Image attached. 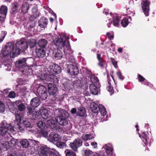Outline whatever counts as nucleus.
Segmentation results:
<instances>
[{
    "label": "nucleus",
    "instance_id": "1",
    "mask_svg": "<svg viewBox=\"0 0 156 156\" xmlns=\"http://www.w3.org/2000/svg\"><path fill=\"white\" fill-rule=\"evenodd\" d=\"M69 39V37L65 34L62 35L60 38L56 37L55 40H54L53 38L54 44L58 47L57 49H55L53 52V56L56 59H60L62 58V51L68 54L73 52L68 41Z\"/></svg>",
    "mask_w": 156,
    "mask_h": 156
},
{
    "label": "nucleus",
    "instance_id": "2",
    "mask_svg": "<svg viewBox=\"0 0 156 156\" xmlns=\"http://www.w3.org/2000/svg\"><path fill=\"white\" fill-rule=\"evenodd\" d=\"M58 112L61 114L56 117L55 121L52 119L48 120L47 123V126L51 129H54L56 128L57 122L61 125H65L67 124V119L68 116V113L65 111L62 110Z\"/></svg>",
    "mask_w": 156,
    "mask_h": 156
},
{
    "label": "nucleus",
    "instance_id": "3",
    "mask_svg": "<svg viewBox=\"0 0 156 156\" xmlns=\"http://www.w3.org/2000/svg\"><path fill=\"white\" fill-rule=\"evenodd\" d=\"M1 54L4 56L8 55L12 58H14L20 54V49L16 48V45L11 43L7 44L2 49Z\"/></svg>",
    "mask_w": 156,
    "mask_h": 156
},
{
    "label": "nucleus",
    "instance_id": "4",
    "mask_svg": "<svg viewBox=\"0 0 156 156\" xmlns=\"http://www.w3.org/2000/svg\"><path fill=\"white\" fill-rule=\"evenodd\" d=\"M13 126L9 123H8L5 121L2 122L0 127V134L2 136L5 135L4 139L7 137L8 134L14 133L15 132Z\"/></svg>",
    "mask_w": 156,
    "mask_h": 156
},
{
    "label": "nucleus",
    "instance_id": "5",
    "mask_svg": "<svg viewBox=\"0 0 156 156\" xmlns=\"http://www.w3.org/2000/svg\"><path fill=\"white\" fill-rule=\"evenodd\" d=\"M37 92L38 95L42 99H46L47 97V89L43 86L38 87L37 89Z\"/></svg>",
    "mask_w": 156,
    "mask_h": 156
},
{
    "label": "nucleus",
    "instance_id": "6",
    "mask_svg": "<svg viewBox=\"0 0 156 156\" xmlns=\"http://www.w3.org/2000/svg\"><path fill=\"white\" fill-rule=\"evenodd\" d=\"M149 2L148 0H142L141 4L142 9L146 16L149 15Z\"/></svg>",
    "mask_w": 156,
    "mask_h": 156
},
{
    "label": "nucleus",
    "instance_id": "7",
    "mask_svg": "<svg viewBox=\"0 0 156 156\" xmlns=\"http://www.w3.org/2000/svg\"><path fill=\"white\" fill-rule=\"evenodd\" d=\"M50 148L45 145L40 146L37 150L40 156H46L49 152Z\"/></svg>",
    "mask_w": 156,
    "mask_h": 156
},
{
    "label": "nucleus",
    "instance_id": "8",
    "mask_svg": "<svg viewBox=\"0 0 156 156\" xmlns=\"http://www.w3.org/2000/svg\"><path fill=\"white\" fill-rule=\"evenodd\" d=\"M67 71L71 75H75L78 73V67L75 65L70 64L68 65Z\"/></svg>",
    "mask_w": 156,
    "mask_h": 156
},
{
    "label": "nucleus",
    "instance_id": "9",
    "mask_svg": "<svg viewBox=\"0 0 156 156\" xmlns=\"http://www.w3.org/2000/svg\"><path fill=\"white\" fill-rule=\"evenodd\" d=\"M82 144V140L79 139L75 140L73 142L70 143V146L72 149L75 151H76L77 148Z\"/></svg>",
    "mask_w": 156,
    "mask_h": 156
},
{
    "label": "nucleus",
    "instance_id": "10",
    "mask_svg": "<svg viewBox=\"0 0 156 156\" xmlns=\"http://www.w3.org/2000/svg\"><path fill=\"white\" fill-rule=\"evenodd\" d=\"M48 71H50L51 73L52 74H54V73H58L61 72V69L60 67L58 65L52 64L48 68Z\"/></svg>",
    "mask_w": 156,
    "mask_h": 156
},
{
    "label": "nucleus",
    "instance_id": "11",
    "mask_svg": "<svg viewBox=\"0 0 156 156\" xmlns=\"http://www.w3.org/2000/svg\"><path fill=\"white\" fill-rule=\"evenodd\" d=\"M5 140L8 141V145L9 148L13 147L18 143V141L17 140L14 139L11 136L10 134H8L7 137H5Z\"/></svg>",
    "mask_w": 156,
    "mask_h": 156
},
{
    "label": "nucleus",
    "instance_id": "12",
    "mask_svg": "<svg viewBox=\"0 0 156 156\" xmlns=\"http://www.w3.org/2000/svg\"><path fill=\"white\" fill-rule=\"evenodd\" d=\"M8 141L5 139H2L0 143V151L1 152L6 151L9 149Z\"/></svg>",
    "mask_w": 156,
    "mask_h": 156
},
{
    "label": "nucleus",
    "instance_id": "13",
    "mask_svg": "<svg viewBox=\"0 0 156 156\" xmlns=\"http://www.w3.org/2000/svg\"><path fill=\"white\" fill-rule=\"evenodd\" d=\"M60 140V135L53 132L50 133L48 139V140L51 142L58 141Z\"/></svg>",
    "mask_w": 156,
    "mask_h": 156
},
{
    "label": "nucleus",
    "instance_id": "14",
    "mask_svg": "<svg viewBox=\"0 0 156 156\" xmlns=\"http://www.w3.org/2000/svg\"><path fill=\"white\" fill-rule=\"evenodd\" d=\"M49 75H47L45 73H42L38 76L41 80L47 81H51L53 79L54 75L52 74L49 73Z\"/></svg>",
    "mask_w": 156,
    "mask_h": 156
},
{
    "label": "nucleus",
    "instance_id": "15",
    "mask_svg": "<svg viewBox=\"0 0 156 156\" xmlns=\"http://www.w3.org/2000/svg\"><path fill=\"white\" fill-rule=\"evenodd\" d=\"M102 149L105 150V154L108 155L109 156H111L112 154L113 147L112 144H108L104 145L102 148Z\"/></svg>",
    "mask_w": 156,
    "mask_h": 156
},
{
    "label": "nucleus",
    "instance_id": "16",
    "mask_svg": "<svg viewBox=\"0 0 156 156\" xmlns=\"http://www.w3.org/2000/svg\"><path fill=\"white\" fill-rule=\"evenodd\" d=\"M16 48L20 49V52L21 49L23 51L26 49L28 46L27 43L22 41H18L16 43Z\"/></svg>",
    "mask_w": 156,
    "mask_h": 156
},
{
    "label": "nucleus",
    "instance_id": "17",
    "mask_svg": "<svg viewBox=\"0 0 156 156\" xmlns=\"http://www.w3.org/2000/svg\"><path fill=\"white\" fill-rule=\"evenodd\" d=\"M48 90L49 93L51 95H54L57 91V87L53 83H49L48 85Z\"/></svg>",
    "mask_w": 156,
    "mask_h": 156
},
{
    "label": "nucleus",
    "instance_id": "18",
    "mask_svg": "<svg viewBox=\"0 0 156 156\" xmlns=\"http://www.w3.org/2000/svg\"><path fill=\"white\" fill-rule=\"evenodd\" d=\"M26 60V58H24L19 59L16 62V66L19 68H22L23 69L25 67V66H26L25 65Z\"/></svg>",
    "mask_w": 156,
    "mask_h": 156
},
{
    "label": "nucleus",
    "instance_id": "19",
    "mask_svg": "<svg viewBox=\"0 0 156 156\" xmlns=\"http://www.w3.org/2000/svg\"><path fill=\"white\" fill-rule=\"evenodd\" d=\"M32 15L30 18V20H34L39 16V13L37 11V6L34 7L32 9Z\"/></svg>",
    "mask_w": 156,
    "mask_h": 156
},
{
    "label": "nucleus",
    "instance_id": "20",
    "mask_svg": "<svg viewBox=\"0 0 156 156\" xmlns=\"http://www.w3.org/2000/svg\"><path fill=\"white\" fill-rule=\"evenodd\" d=\"M99 86H97L96 85H94L93 84H91L90 86V90L93 94L97 95L98 94L99 89Z\"/></svg>",
    "mask_w": 156,
    "mask_h": 156
},
{
    "label": "nucleus",
    "instance_id": "21",
    "mask_svg": "<svg viewBox=\"0 0 156 156\" xmlns=\"http://www.w3.org/2000/svg\"><path fill=\"white\" fill-rule=\"evenodd\" d=\"M14 105L17 106L18 109L20 111H22L25 109L24 104L20 101H17L12 104Z\"/></svg>",
    "mask_w": 156,
    "mask_h": 156
},
{
    "label": "nucleus",
    "instance_id": "22",
    "mask_svg": "<svg viewBox=\"0 0 156 156\" xmlns=\"http://www.w3.org/2000/svg\"><path fill=\"white\" fill-rule=\"evenodd\" d=\"M40 104V100L37 98H34L31 100L30 105L33 107L37 108Z\"/></svg>",
    "mask_w": 156,
    "mask_h": 156
},
{
    "label": "nucleus",
    "instance_id": "23",
    "mask_svg": "<svg viewBox=\"0 0 156 156\" xmlns=\"http://www.w3.org/2000/svg\"><path fill=\"white\" fill-rule=\"evenodd\" d=\"M37 56L39 58H43L46 55L45 51L42 48H38L36 50Z\"/></svg>",
    "mask_w": 156,
    "mask_h": 156
},
{
    "label": "nucleus",
    "instance_id": "24",
    "mask_svg": "<svg viewBox=\"0 0 156 156\" xmlns=\"http://www.w3.org/2000/svg\"><path fill=\"white\" fill-rule=\"evenodd\" d=\"M29 112L30 114L32 115L33 119H37L39 115V112L35 111L31 108H29Z\"/></svg>",
    "mask_w": 156,
    "mask_h": 156
},
{
    "label": "nucleus",
    "instance_id": "25",
    "mask_svg": "<svg viewBox=\"0 0 156 156\" xmlns=\"http://www.w3.org/2000/svg\"><path fill=\"white\" fill-rule=\"evenodd\" d=\"M20 71L25 75H31L32 73L31 68L28 66H25V67Z\"/></svg>",
    "mask_w": 156,
    "mask_h": 156
},
{
    "label": "nucleus",
    "instance_id": "26",
    "mask_svg": "<svg viewBox=\"0 0 156 156\" xmlns=\"http://www.w3.org/2000/svg\"><path fill=\"white\" fill-rule=\"evenodd\" d=\"M16 117V123L17 124H19L20 123H22L24 119H25V118L22 116H20L18 113L15 114Z\"/></svg>",
    "mask_w": 156,
    "mask_h": 156
},
{
    "label": "nucleus",
    "instance_id": "27",
    "mask_svg": "<svg viewBox=\"0 0 156 156\" xmlns=\"http://www.w3.org/2000/svg\"><path fill=\"white\" fill-rule=\"evenodd\" d=\"M86 111L85 108L81 107L79 108L77 112V115L80 116H84L86 115Z\"/></svg>",
    "mask_w": 156,
    "mask_h": 156
},
{
    "label": "nucleus",
    "instance_id": "28",
    "mask_svg": "<svg viewBox=\"0 0 156 156\" xmlns=\"http://www.w3.org/2000/svg\"><path fill=\"white\" fill-rule=\"evenodd\" d=\"M48 24L47 20L44 18L41 19L39 22V25L42 28H44L46 27Z\"/></svg>",
    "mask_w": 156,
    "mask_h": 156
},
{
    "label": "nucleus",
    "instance_id": "29",
    "mask_svg": "<svg viewBox=\"0 0 156 156\" xmlns=\"http://www.w3.org/2000/svg\"><path fill=\"white\" fill-rule=\"evenodd\" d=\"M41 116L44 119H46L48 117V110L45 108L40 110Z\"/></svg>",
    "mask_w": 156,
    "mask_h": 156
},
{
    "label": "nucleus",
    "instance_id": "30",
    "mask_svg": "<svg viewBox=\"0 0 156 156\" xmlns=\"http://www.w3.org/2000/svg\"><path fill=\"white\" fill-rule=\"evenodd\" d=\"M99 106L96 103L93 102L90 104V108L91 111L94 113H97L98 111Z\"/></svg>",
    "mask_w": 156,
    "mask_h": 156
},
{
    "label": "nucleus",
    "instance_id": "31",
    "mask_svg": "<svg viewBox=\"0 0 156 156\" xmlns=\"http://www.w3.org/2000/svg\"><path fill=\"white\" fill-rule=\"evenodd\" d=\"M112 80H109L108 84L107 87V89L109 92H112V93L113 90V87L112 86V83H113V81L114 82L113 77L112 76H111Z\"/></svg>",
    "mask_w": 156,
    "mask_h": 156
},
{
    "label": "nucleus",
    "instance_id": "32",
    "mask_svg": "<svg viewBox=\"0 0 156 156\" xmlns=\"http://www.w3.org/2000/svg\"><path fill=\"white\" fill-rule=\"evenodd\" d=\"M142 139L143 141L144 142L146 145L148 144L150 145V143L151 142V139H149V136H147L145 133H144Z\"/></svg>",
    "mask_w": 156,
    "mask_h": 156
},
{
    "label": "nucleus",
    "instance_id": "33",
    "mask_svg": "<svg viewBox=\"0 0 156 156\" xmlns=\"http://www.w3.org/2000/svg\"><path fill=\"white\" fill-rule=\"evenodd\" d=\"M111 16L113 17L112 20L113 25L115 27H118L120 21L119 17L116 15H113V16L111 15Z\"/></svg>",
    "mask_w": 156,
    "mask_h": 156
},
{
    "label": "nucleus",
    "instance_id": "34",
    "mask_svg": "<svg viewBox=\"0 0 156 156\" xmlns=\"http://www.w3.org/2000/svg\"><path fill=\"white\" fill-rule=\"evenodd\" d=\"M90 80L92 83V84L96 85L97 86H99V80L97 77L94 75H91L90 76Z\"/></svg>",
    "mask_w": 156,
    "mask_h": 156
},
{
    "label": "nucleus",
    "instance_id": "35",
    "mask_svg": "<svg viewBox=\"0 0 156 156\" xmlns=\"http://www.w3.org/2000/svg\"><path fill=\"white\" fill-rule=\"evenodd\" d=\"M19 5L16 2H15L13 4L11 12L12 13H16L18 9Z\"/></svg>",
    "mask_w": 156,
    "mask_h": 156
},
{
    "label": "nucleus",
    "instance_id": "36",
    "mask_svg": "<svg viewBox=\"0 0 156 156\" xmlns=\"http://www.w3.org/2000/svg\"><path fill=\"white\" fill-rule=\"evenodd\" d=\"M4 97L2 94L0 95V100H2L3 99ZM5 106L4 104L1 101H0V112L3 113L5 112Z\"/></svg>",
    "mask_w": 156,
    "mask_h": 156
},
{
    "label": "nucleus",
    "instance_id": "37",
    "mask_svg": "<svg viewBox=\"0 0 156 156\" xmlns=\"http://www.w3.org/2000/svg\"><path fill=\"white\" fill-rule=\"evenodd\" d=\"M82 139L84 141L90 140L94 138L92 135L90 134H84L82 136Z\"/></svg>",
    "mask_w": 156,
    "mask_h": 156
},
{
    "label": "nucleus",
    "instance_id": "38",
    "mask_svg": "<svg viewBox=\"0 0 156 156\" xmlns=\"http://www.w3.org/2000/svg\"><path fill=\"white\" fill-rule=\"evenodd\" d=\"M99 109L100 112L101 114L103 116L106 115L107 112L105 107L102 105H100L99 106Z\"/></svg>",
    "mask_w": 156,
    "mask_h": 156
},
{
    "label": "nucleus",
    "instance_id": "39",
    "mask_svg": "<svg viewBox=\"0 0 156 156\" xmlns=\"http://www.w3.org/2000/svg\"><path fill=\"white\" fill-rule=\"evenodd\" d=\"M49 153V156H60L59 153L53 148L50 149Z\"/></svg>",
    "mask_w": 156,
    "mask_h": 156
},
{
    "label": "nucleus",
    "instance_id": "40",
    "mask_svg": "<svg viewBox=\"0 0 156 156\" xmlns=\"http://www.w3.org/2000/svg\"><path fill=\"white\" fill-rule=\"evenodd\" d=\"M0 10L1 14L3 15V18L5 17L7 12V7L5 6H2Z\"/></svg>",
    "mask_w": 156,
    "mask_h": 156
},
{
    "label": "nucleus",
    "instance_id": "41",
    "mask_svg": "<svg viewBox=\"0 0 156 156\" xmlns=\"http://www.w3.org/2000/svg\"><path fill=\"white\" fill-rule=\"evenodd\" d=\"M29 7V5L28 3L27 2L23 3L22 7V12L24 13L27 12L28 10Z\"/></svg>",
    "mask_w": 156,
    "mask_h": 156
},
{
    "label": "nucleus",
    "instance_id": "42",
    "mask_svg": "<svg viewBox=\"0 0 156 156\" xmlns=\"http://www.w3.org/2000/svg\"><path fill=\"white\" fill-rule=\"evenodd\" d=\"M38 43L39 47L43 48L46 45L47 41L45 39H41L39 41Z\"/></svg>",
    "mask_w": 156,
    "mask_h": 156
},
{
    "label": "nucleus",
    "instance_id": "43",
    "mask_svg": "<svg viewBox=\"0 0 156 156\" xmlns=\"http://www.w3.org/2000/svg\"><path fill=\"white\" fill-rule=\"evenodd\" d=\"M37 126L41 129H46L47 128V126L45 125L42 121H40L37 124Z\"/></svg>",
    "mask_w": 156,
    "mask_h": 156
},
{
    "label": "nucleus",
    "instance_id": "44",
    "mask_svg": "<svg viewBox=\"0 0 156 156\" xmlns=\"http://www.w3.org/2000/svg\"><path fill=\"white\" fill-rule=\"evenodd\" d=\"M20 144L23 147H27L29 145L28 141L25 139H22L20 141Z\"/></svg>",
    "mask_w": 156,
    "mask_h": 156
},
{
    "label": "nucleus",
    "instance_id": "45",
    "mask_svg": "<svg viewBox=\"0 0 156 156\" xmlns=\"http://www.w3.org/2000/svg\"><path fill=\"white\" fill-rule=\"evenodd\" d=\"M85 156H95L94 153L89 149L84 151Z\"/></svg>",
    "mask_w": 156,
    "mask_h": 156
},
{
    "label": "nucleus",
    "instance_id": "46",
    "mask_svg": "<svg viewBox=\"0 0 156 156\" xmlns=\"http://www.w3.org/2000/svg\"><path fill=\"white\" fill-rule=\"evenodd\" d=\"M66 156H76V154L71 150L66 149L65 151Z\"/></svg>",
    "mask_w": 156,
    "mask_h": 156
},
{
    "label": "nucleus",
    "instance_id": "47",
    "mask_svg": "<svg viewBox=\"0 0 156 156\" xmlns=\"http://www.w3.org/2000/svg\"><path fill=\"white\" fill-rule=\"evenodd\" d=\"M121 23L124 27H126L129 24V21L128 19L124 18L122 20Z\"/></svg>",
    "mask_w": 156,
    "mask_h": 156
},
{
    "label": "nucleus",
    "instance_id": "48",
    "mask_svg": "<svg viewBox=\"0 0 156 156\" xmlns=\"http://www.w3.org/2000/svg\"><path fill=\"white\" fill-rule=\"evenodd\" d=\"M56 146L60 148H63L66 146L65 143L62 142H58L56 144Z\"/></svg>",
    "mask_w": 156,
    "mask_h": 156
},
{
    "label": "nucleus",
    "instance_id": "49",
    "mask_svg": "<svg viewBox=\"0 0 156 156\" xmlns=\"http://www.w3.org/2000/svg\"><path fill=\"white\" fill-rule=\"evenodd\" d=\"M36 41L35 40L30 39L29 40L28 43L30 48H33L36 44Z\"/></svg>",
    "mask_w": 156,
    "mask_h": 156
},
{
    "label": "nucleus",
    "instance_id": "50",
    "mask_svg": "<svg viewBox=\"0 0 156 156\" xmlns=\"http://www.w3.org/2000/svg\"><path fill=\"white\" fill-rule=\"evenodd\" d=\"M111 61L113 64V65H114V67L117 68L118 66H117V61H116L114 58H111Z\"/></svg>",
    "mask_w": 156,
    "mask_h": 156
},
{
    "label": "nucleus",
    "instance_id": "51",
    "mask_svg": "<svg viewBox=\"0 0 156 156\" xmlns=\"http://www.w3.org/2000/svg\"><path fill=\"white\" fill-rule=\"evenodd\" d=\"M22 123H23V125L27 127H29L30 124V123L29 122L27 121L26 119H24V120H23Z\"/></svg>",
    "mask_w": 156,
    "mask_h": 156
},
{
    "label": "nucleus",
    "instance_id": "52",
    "mask_svg": "<svg viewBox=\"0 0 156 156\" xmlns=\"http://www.w3.org/2000/svg\"><path fill=\"white\" fill-rule=\"evenodd\" d=\"M98 64L100 67H104L105 64V62L103 59H102L99 61Z\"/></svg>",
    "mask_w": 156,
    "mask_h": 156
},
{
    "label": "nucleus",
    "instance_id": "53",
    "mask_svg": "<svg viewBox=\"0 0 156 156\" xmlns=\"http://www.w3.org/2000/svg\"><path fill=\"white\" fill-rule=\"evenodd\" d=\"M41 133L42 136L44 137H46L48 134V132L47 131L44 130V129H42V130L41 131Z\"/></svg>",
    "mask_w": 156,
    "mask_h": 156
},
{
    "label": "nucleus",
    "instance_id": "54",
    "mask_svg": "<svg viewBox=\"0 0 156 156\" xmlns=\"http://www.w3.org/2000/svg\"><path fill=\"white\" fill-rule=\"evenodd\" d=\"M107 36L108 37L110 40L113 39L114 38V34L113 33L108 32L107 33Z\"/></svg>",
    "mask_w": 156,
    "mask_h": 156
},
{
    "label": "nucleus",
    "instance_id": "55",
    "mask_svg": "<svg viewBox=\"0 0 156 156\" xmlns=\"http://www.w3.org/2000/svg\"><path fill=\"white\" fill-rule=\"evenodd\" d=\"M8 96L11 98H14L16 97V94L13 91H11L9 93Z\"/></svg>",
    "mask_w": 156,
    "mask_h": 156
},
{
    "label": "nucleus",
    "instance_id": "56",
    "mask_svg": "<svg viewBox=\"0 0 156 156\" xmlns=\"http://www.w3.org/2000/svg\"><path fill=\"white\" fill-rule=\"evenodd\" d=\"M116 73L119 78L122 80L123 79V77L121 73L119 71H118Z\"/></svg>",
    "mask_w": 156,
    "mask_h": 156
},
{
    "label": "nucleus",
    "instance_id": "57",
    "mask_svg": "<svg viewBox=\"0 0 156 156\" xmlns=\"http://www.w3.org/2000/svg\"><path fill=\"white\" fill-rule=\"evenodd\" d=\"M138 79L139 81L140 82H142L145 80V79L140 74L138 75Z\"/></svg>",
    "mask_w": 156,
    "mask_h": 156
},
{
    "label": "nucleus",
    "instance_id": "58",
    "mask_svg": "<svg viewBox=\"0 0 156 156\" xmlns=\"http://www.w3.org/2000/svg\"><path fill=\"white\" fill-rule=\"evenodd\" d=\"M60 137H61V140H62L64 141H66L68 140V138L67 137L65 136H60Z\"/></svg>",
    "mask_w": 156,
    "mask_h": 156
},
{
    "label": "nucleus",
    "instance_id": "59",
    "mask_svg": "<svg viewBox=\"0 0 156 156\" xmlns=\"http://www.w3.org/2000/svg\"><path fill=\"white\" fill-rule=\"evenodd\" d=\"M17 125L18 127H17L16 129H17L18 131L23 132V128L19 125V124H17Z\"/></svg>",
    "mask_w": 156,
    "mask_h": 156
},
{
    "label": "nucleus",
    "instance_id": "60",
    "mask_svg": "<svg viewBox=\"0 0 156 156\" xmlns=\"http://www.w3.org/2000/svg\"><path fill=\"white\" fill-rule=\"evenodd\" d=\"M2 34H3V36L2 38L0 37V43L2 42L6 35V33L5 32H2Z\"/></svg>",
    "mask_w": 156,
    "mask_h": 156
},
{
    "label": "nucleus",
    "instance_id": "61",
    "mask_svg": "<svg viewBox=\"0 0 156 156\" xmlns=\"http://www.w3.org/2000/svg\"><path fill=\"white\" fill-rule=\"evenodd\" d=\"M69 62L70 63H72V64H74L75 63L76 61L73 57H72L71 59H69Z\"/></svg>",
    "mask_w": 156,
    "mask_h": 156
},
{
    "label": "nucleus",
    "instance_id": "62",
    "mask_svg": "<svg viewBox=\"0 0 156 156\" xmlns=\"http://www.w3.org/2000/svg\"><path fill=\"white\" fill-rule=\"evenodd\" d=\"M91 145L94 148H96L97 147V144L96 142H93L91 143Z\"/></svg>",
    "mask_w": 156,
    "mask_h": 156
},
{
    "label": "nucleus",
    "instance_id": "63",
    "mask_svg": "<svg viewBox=\"0 0 156 156\" xmlns=\"http://www.w3.org/2000/svg\"><path fill=\"white\" fill-rule=\"evenodd\" d=\"M76 109L75 108H72L71 110V112L72 114L76 113Z\"/></svg>",
    "mask_w": 156,
    "mask_h": 156
},
{
    "label": "nucleus",
    "instance_id": "64",
    "mask_svg": "<svg viewBox=\"0 0 156 156\" xmlns=\"http://www.w3.org/2000/svg\"><path fill=\"white\" fill-rule=\"evenodd\" d=\"M103 152H101V154H98L97 156H106V155L103 154Z\"/></svg>",
    "mask_w": 156,
    "mask_h": 156
}]
</instances>
